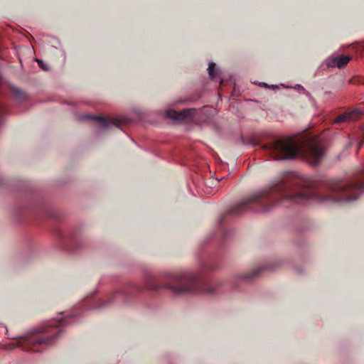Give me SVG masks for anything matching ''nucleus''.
I'll list each match as a JSON object with an SVG mask.
<instances>
[{
  "mask_svg": "<svg viewBox=\"0 0 364 364\" xmlns=\"http://www.w3.org/2000/svg\"><path fill=\"white\" fill-rule=\"evenodd\" d=\"M58 333L55 331L51 336L43 335H32L29 337L21 339L18 343L26 350L36 351V348L41 346H48L55 341Z\"/></svg>",
  "mask_w": 364,
  "mask_h": 364,
  "instance_id": "f257e3e1",
  "label": "nucleus"
},
{
  "mask_svg": "<svg viewBox=\"0 0 364 364\" xmlns=\"http://www.w3.org/2000/svg\"><path fill=\"white\" fill-rule=\"evenodd\" d=\"M298 146L291 139H285L276 141L273 146L274 153L281 154L275 160H285L294 159L297 154Z\"/></svg>",
  "mask_w": 364,
  "mask_h": 364,
  "instance_id": "f03ea898",
  "label": "nucleus"
},
{
  "mask_svg": "<svg viewBox=\"0 0 364 364\" xmlns=\"http://www.w3.org/2000/svg\"><path fill=\"white\" fill-rule=\"evenodd\" d=\"M84 119H94L97 122L100 128H107L111 125L119 127L122 123H125L126 120L122 118H105L102 117H95L91 115H84L82 117Z\"/></svg>",
  "mask_w": 364,
  "mask_h": 364,
  "instance_id": "7ed1b4c3",
  "label": "nucleus"
},
{
  "mask_svg": "<svg viewBox=\"0 0 364 364\" xmlns=\"http://www.w3.org/2000/svg\"><path fill=\"white\" fill-rule=\"evenodd\" d=\"M167 118L171 119L176 122H185L193 119L195 115V109H186L181 112H176L173 109H167L166 111Z\"/></svg>",
  "mask_w": 364,
  "mask_h": 364,
  "instance_id": "20e7f679",
  "label": "nucleus"
},
{
  "mask_svg": "<svg viewBox=\"0 0 364 364\" xmlns=\"http://www.w3.org/2000/svg\"><path fill=\"white\" fill-rule=\"evenodd\" d=\"M350 60V58L348 55H341L336 58L328 59L326 60V65L328 68H342L347 65Z\"/></svg>",
  "mask_w": 364,
  "mask_h": 364,
  "instance_id": "39448f33",
  "label": "nucleus"
},
{
  "mask_svg": "<svg viewBox=\"0 0 364 364\" xmlns=\"http://www.w3.org/2000/svg\"><path fill=\"white\" fill-rule=\"evenodd\" d=\"M311 154L315 159L314 163H316L322 158L323 155V151L320 148L313 147L311 150Z\"/></svg>",
  "mask_w": 364,
  "mask_h": 364,
  "instance_id": "423d86ee",
  "label": "nucleus"
},
{
  "mask_svg": "<svg viewBox=\"0 0 364 364\" xmlns=\"http://www.w3.org/2000/svg\"><path fill=\"white\" fill-rule=\"evenodd\" d=\"M215 64L210 63L208 65V70L210 77L215 78L216 77V73L215 72Z\"/></svg>",
  "mask_w": 364,
  "mask_h": 364,
  "instance_id": "0eeeda50",
  "label": "nucleus"
},
{
  "mask_svg": "<svg viewBox=\"0 0 364 364\" xmlns=\"http://www.w3.org/2000/svg\"><path fill=\"white\" fill-rule=\"evenodd\" d=\"M350 116H351L350 113L341 115L335 119V122H341L346 121L350 117Z\"/></svg>",
  "mask_w": 364,
  "mask_h": 364,
  "instance_id": "6e6552de",
  "label": "nucleus"
},
{
  "mask_svg": "<svg viewBox=\"0 0 364 364\" xmlns=\"http://www.w3.org/2000/svg\"><path fill=\"white\" fill-rule=\"evenodd\" d=\"M44 332H45V333H50V331H45Z\"/></svg>",
  "mask_w": 364,
  "mask_h": 364,
  "instance_id": "1a4fd4ad",
  "label": "nucleus"
}]
</instances>
